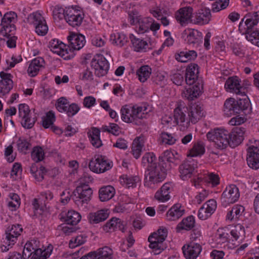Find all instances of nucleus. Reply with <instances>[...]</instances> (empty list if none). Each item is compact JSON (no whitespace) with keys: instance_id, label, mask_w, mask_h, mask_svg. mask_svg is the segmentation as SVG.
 <instances>
[{"instance_id":"nucleus-1","label":"nucleus","mask_w":259,"mask_h":259,"mask_svg":"<svg viewBox=\"0 0 259 259\" xmlns=\"http://www.w3.org/2000/svg\"><path fill=\"white\" fill-rule=\"evenodd\" d=\"M168 169L166 166L158 164H152L147 167L145 175V185L154 188L155 184L162 182L166 176V170Z\"/></svg>"},{"instance_id":"nucleus-2","label":"nucleus","mask_w":259,"mask_h":259,"mask_svg":"<svg viewBox=\"0 0 259 259\" xmlns=\"http://www.w3.org/2000/svg\"><path fill=\"white\" fill-rule=\"evenodd\" d=\"M147 108L146 106L134 105L132 107L125 105L121 109V118L124 121L130 123L135 122L137 124V120L146 118L148 113Z\"/></svg>"},{"instance_id":"nucleus-3","label":"nucleus","mask_w":259,"mask_h":259,"mask_svg":"<svg viewBox=\"0 0 259 259\" xmlns=\"http://www.w3.org/2000/svg\"><path fill=\"white\" fill-rule=\"evenodd\" d=\"M167 236V230L162 227L149 236L148 238V241L150 243L149 247L153 250L155 254H159L166 248L163 242Z\"/></svg>"},{"instance_id":"nucleus-4","label":"nucleus","mask_w":259,"mask_h":259,"mask_svg":"<svg viewBox=\"0 0 259 259\" xmlns=\"http://www.w3.org/2000/svg\"><path fill=\"white\" fill-rule=\"evenodd\" d=\"M207 139L214 143L220 149H225L229 145V132L222 128L214 129L206 134Z\"/></svg>"},{"instance_id":"nucleus-5","label":"nucleus","mask_w":259,"mask_h":259,"mask_svg":"<svg viewBox=\"0 0 259 259\" xmlns=\"http://www.w3.org/2000/svg\"><path fill=\"white\" fill-rule=\"evenodd\" d=\"M20 225L9 226L6 231V237L3 239L1 248L3 252L7 251L16 242L18 237L22 232Z\"/></svg>"},{"instance_id":"nucleus-6","label":"nucleus","mask_w":259,"mask_h":259,"mask_svg":"<svg viewBox=\"0 0 259 259\" xmlns=\"http://www.w3.org/2000/svg\"><path fill=\"white\" fill-rule=\"evenodd\" d=\"M93 194L92 189L88 185L78 186L73 192L72 196L74 202L78 206L88 204L91 200Z\"/></svg>"},{"instance_id":"nucleus-7","label":"nucleus","mask_w":259,"mask_h":259,"mask_svg":"<svg viewBox=\"0 0 259 259\" xmlns=\"http://www.w3.org/2000/svg\"><path fill=\"white\" fill-rule=\"evenodd\" d=\"M89 168L92 171L99 174L103 173L111 169L113 163L105 156L96 155L90 161Z\"/></svg>"},{"instance_id":"nucleus-8","label":"nucleus","mask_w":259,"mask_h":259,"mask_svg":"<svg viewBox=\"0 0 259 259\" xmlns=\"http://www.w3.org/2000/svg\"><path fill=\"white\" fill-rule=\"evenodd\" d=\"M91 67L94 69V73L100 77L106 75L108 72L109 65L108 62L102 55H98L93 59L91 63Z\"/></svg>"},{"instance_id":"nucleus-9","label":"nucleus","mask_w":259,"mask_h":259,"mask_svg":"<svg viewBox=\"0 0 259 259\" xmlns=\"http://www.w3.org/2000/svg\"><path fill=\"white\" fill-rule=\"evenodd\" d=\"M240 196L238 188L235 185L227 186L221 196L222 205L226 207L228 205L235 203Z\"/></svg>"},{"instance_id":"nucleus-10","label":"nucleus","mask_w":259,"mask_h":259,"mask_svg":"<svg viewBox=\"0 0 259 259\" xmlns=\"http://www.w3.org/2000/svg\"><path fill=\"white\" fill-rule=\"evenodd\" d=\"M28 21L35 25V32L39 35H45L48 31V27L42 16L38 13H33L29 15Z\"/></svg>"},{"instance_id":"nucleus-11","label":"nucleus","mask_w":259,"mask_h":259,"mask_svg":"<svg viewBox=\"0 0 259 259\" xmlns=\"http://www.w3.org/2000/svg\"><path fill=\"white\" fill-rule=\"evenodd\" d=\"M173 122L177 124L181 131H185L190 125V120L187 116V109L184 107L178 106L174 112Z\"/></svg>"},{"instance_id":"nucleus-12","label":"nucleus","mask_w":259,"mask_h":259,"mask_svg":"<svg viewBox=\"0 0 259 259\" xmlns=\"http://www.w3.org/2000/svg\"><path fill=\"white\" fill-rule=\"evenodd\" d=\"M182 37L189 45L198 46L202 42V33L194 29L187 28L182 33Z\"/></svg>"},{"instance_id":"nucleus-13","label":"nucleus","mask_w":259,"mask_h":259,"mask_svg":"<svg viewBox=\"0 0 259 259\" xmlns=\"http://www.w3.org/2000/svg\"><path fill=\"white\" fill-rule=\"evenodd\" d=\"M113 251L108 246H104L96 251H91L79 259H112Z\"/></svg>"},{"instance_id":"nucleus-14","label":"nucleus","mask_w":259,"mask_h":259,"mask_svg":"<svg viewBox=\"0 0 259 259\" xmlns=\"http://www.w3.org/2000/svg\"><path fill=\"white\" fill-rule=\"evenodd\" d=\"M83 12L73 8L66 10L65 20L72 27L78 26L81 25L83 19Z\"/></svg>"},{"instance_id":"nucleus-15","label":"nucleus","mask_w":259,"mask_h":259,"mask_svg":"<svg viewBox=\"0 0 259 259\" xmlns=\"http://www.w3.org/2000/svg\"><path fill=\"white\" fill-rule=\"evenodd\" d=\"M131 24L137 25V31L143 34L149 31L152 19L151 18H142L141 16H133L131 21Z\"/></svg>"},{"instance_id":"nucleus-16","label":"nucleus","mask_w":259,"mask_h":259,"mask_svg":"<svg viewBox=\"0 0 259 259\" xmlns=\"http://www.w3.org/2000/svg\"><path fill=\"white\" fill-rule=\"evenodd\" d=\"M246 160L248 165L250 168L254 169L259 168L258 147L252 145L248 148Z\"/></svg>"},{"instance_id":"nucleus-17","label":"nucleus","mask_w":259,"mask_h":259,"mask_svg":"<svg viewBox=\"0 0 259 259\" xmlns=\"http://www.w3.org/2000/svg\"><path fill=\"white\" fill-rule=\"evenodd\" d=\"M240 80L236 76L230 77L226 80L225 88L227 91L235 93L237 95H241L245 96L243 87L240 83Z\"/></svg>"},{"instance_id":"nucleus-18","label":"nucleus","mask_w":259,"mask_h":259,"mask_svg":"<svg viewBox=\"0 0 259 259\" xmlns=\"http://www.w3.org/2000/svg\"><path fill=\"white\" fill-rule=\"evenodd\" d=\"M196 165L193 161H186L179 166L180 177L183 180H187L195 174Z\"/></svg>"},{"instance_id":"nucleus-19","label":"nucleus","mask_w":259,"mask_h":259,"mask_svg":"<svg viewBox=\"0 0 259 259\" xmlns=\"http://www.w3.org/2000/svg\"><path fill=\"white\" fill-rule=\"evenodd\" d=\"M193 10L190 7H186L180 9L176 13V18L181 25L192 23L191 19Z\"/></svg>"},{"instance_id":"nucleus-20","label":"nucleus","mask_w":259,"mask_h":259,"mask_svg":"<svg viewBox=\"0 0 259 259\" xmlns=\"http://www.w3.org/2000/svg\"><path fill=\"white\" fill-rule=\"evenodd\" d=\"M182 250L186 259H196L202 250V247L198 243H191L183 246Z\"/></svg>"},{"instance_id":"nucleus-21","label":"nucleus","mask_w":259,"mask_h":259,"mask_svg":"<svg viewBox=\"0 0 259 259\" xmlns=\"http://www.w3.org/2000/svg\"><path fill=\"white\" fill-rule=\"evenodd\" d=\"M2 80L0 81V94L2 95L8 94L13 88L12 75L4 71L0 72Z\"/></svg>"},{"instance_id":"nucleus-22","label":"nucleus","mask_w":259,"mask_h":259,"mask_svg":"<svg viewBox=\"0 0 259 259\" xmlns=\"http://www.w3.org/2000/svg\"><path fill=\"white\" fill-rule=\"evenodd\" d=\"M245 129L242 127H236L231 132H229V146L235 147L239 145L243 140V134Z\"/></svg>"},{"instance_id":"nucleus-23","label":"nucleus","mask_w":259,"mask_h":259,"mask_svg":"<svg viewBox=\"0 0 259 259\" xmlns=\"http://www.w3.org/2000/svg\"><path fill=\"white\" fill-rule=\"evenodd\" d=\"M204 115V111L200 104H193L189 108L188 114L190 121L195 124Z\"/></svg>"},{"instance_id":"nucleus-24","label":"nucleus","mask_w":259,"mask_h":259,"mask_svg":"<svg viewBox=\"0 0 259 259\" xmlns=\"http://www.w3.org/2000/svg\"><path fill=\"white\" fill-rule=\"evenodd\" d=\"M172 190V184L170 183H166L155 193V198L159 201H166L170 199L169 194Z\"/></svg>"},{"instance_id":"nucleus-25","label":"nucleus","mask_w":259,"mask_h":259,"mask_svg":"<svg viewBox=\"0 0 259 259\" xmlns=\"http://www.w3.org/2000/svg\"><path fill=\"white\" fill-rule=\"evenodd\" d=\"M198 66L196 64H191L186 69L185 74L187 84L192 85L195 82L198 74Z\"/></svg>"},{"instance_id":"nucleus-26","label":"nucleus","mask_w":259,"mask_h":259,"mask_svg":"<svg viewBox=\"0 0 259 259\" xmlns=\"http://www.w3.org/2000/svg\"><path fill=\"white\" fill-rule=\"evenodd\" d=\"M45 63V61L41 57H37L34 59L28 68L27 72L28 74L31 77L36 76L39 71L44 67Z\"/></svg>"},{"instance_id":"nucleus-27","label":"nucleus","mask_w":259,"mask_h":259,"mask_svg":"<svg viewBox=\"0 0 259 259\" xmlns=\"http://www.w3.org/2000/svg\"><path fill=\"white\" fill-rule=\"evenodd\" d=\"M109 214L108 209H101L95 212L90 213L88 218L91 224H98L106 220Z\"/></svg>"},{"instance_id":"nucleus-28","label":"nucleus","mask_w":259,"mask_h":259,"mask_svg":"<svg viewBox=\"0 0 259 259\" xmlns=\"http://www.w3.org/2000/svg\"><path fill=\"white\" fill-rule=\"evenodd\" d=\"M67 38L71 47L74 50H79L85 43V37L81 34H72Z\"/></svg>"},{"instance_id":"nucleus-29","label":"nucleus","mask_w":259,"mask_h":259,"mask_svg":"<svg viewBox=\"0 0 259 259\" xmlns=\"http://www.w3.org/2000/svg\"><path fill=\"white\" fill-rule=\"evenodd\" d=\"M194 86L187 89L183 92V96L188 100H193L197 98L202 93L203 85L197 83Z\"/></svg>"},{"instance_id":"nucleus-30","label":"nucleus","mask_w":259,"mask_h":259,"mask_svg":"<svg viewBox=\"0 0 259 259\" xmlns=\"http://www.w3.org/2000/svg\"><path fill=\"white\" fill-rule=\"evenodd\" d=\"M236 105V100L229 98L226 100L224 105V111L226 115L231 116L239 113V108Z\"/></svg>"},{"instance_id":"nucleus-31","label":"nucleus","mask_w":259,"mask_h":259,"mask_svg":"<svg viewBox=\"0 0 259 259\" xmlns=\"http://www.w3.org/2000/svg\"><path fill=\"white\" fill-rule=\"evenodd\" d=\"M144 146V139L142 137H137L133 142L132 153L136 159L140 157Z\"/></svg>"},{"instance_id":"nucleus-32","label":"nucleus","mask_w":259,"mask_h":259,"mask_svg":"<svg viewBox=\"0 0 259 259\" xmlns=\"http://www.w3.org/2000/svg\"><path fill=\"white\" fill-rule=\"evenodd\" d=\"M211 14L209 10H201L195 16V19L192 23L197 24L203 25L207 24L210 19Z\"/></svg>"},{"instance_id":"nucleus-33","label":"nucleus","mask_w":259,"mask_h":259,"mask_svg":"<svg viewBox=\"0 0 259 259\" xmlns=\"http://www.w3.org/2000/svg\"><path fill=\"white\" fill-rule=\"evenodd\" d=\"M184 212V210L181 209L180 204H176L172 206L167 212L166 217L169 221H176L181 217Z\"/></svg>"},{"instance_id":"nucleus-34","label":"nucleus","mask_w":259,"mask_h":259,"mask_svg":"<svg viewBox=\"0 0 259 259\" xmlns=\"http://www.w3.org/2000/svg\"><path fill=\"white\" fill-rule=\"evenodd\" d=\"M130 38L135 51L145 52L148 48V44L146 41L137 38L133 34L130 35Z\"/></svg>"},{"instance_id":"nucleus-35","label":"nucleus","mask_w":259,"mask_h":259,"mask_svg":"<svg viewBox=\"0 0 259 259\" xmlns=\"http://www.w3.org/2000/svg\"><path fill=\"white\" fill-rule=\"evenodd\" d=\"M120 184L126 188L136 187L140 183V179L138 176L128 177L127 175H123L119 178Z\"/></svg>"},{"instance_id":"nucleus-36","label":"nucleus","mask_w":259,"mask_h":259,"mask_svg":"<svg viewBox=\"0 0 259 259\" xmlns=\"http://www.w3.org/2000/svg\"><path fill=\"white\" fill-rule=\"evenodd\" d=\"M99 198L101 201H106L111 199L115 195V189L111 186L101 188L99 192Z\"/></svg>"},{"instance_id":"nucleus-37","label":"nucleus","mask_w":259,"mask_h":259,"mask_svg":"<svg viewBox=\"0 0 259 259\" xmlns=\"http://www.w3.org/2000/svg\"><path fill=\"white\" fill-rule=\"evenodd\" d=\"M236 105L239 108V114L241 112H242L245 115H248L251 113V106L250 102L247 98L236 100Z\"/></svg>"},{"instance_id":"nucleus-38","label":"nucleus","mask_w":259,"mask_h":259,"mask_svg":"<svg viewBox=\"0 0 259 259\" xmlns=\"http://www.w3.org/2000/svg\"><path fill=\"white\" fill-rule=\"evenodd\" d=\"M197 56V53L193 50L181 52L175 55L176 59L181 62H187L189 60H194Z\"/></svg>"},{"instance_id":"nucleus-39","label":"nucleus","mask_w":259,"mask_h":259,"mask_svg":"<svg viewBox=\"0 0 259 259\" xmlns=\"http://www.w3.org/2000/svg\"><path fill=\"white\" fill-rule=\"evenodd\" d=\"M64 222L68 225H76L81 220V215L74 210H69L63 218Z\"/></svg>"},{"instance_id":"nucleus-40","label":"nucleus","mask_w":259,"mask_h":259,"mask_svg":"<svg viewBox=\"0 0 259 259\" xmlns=\"http://www.w3.org/2000/svg\"><path fill=\"white\" fill-rule=\"evenodd\" d=\"M100 131L96 128L94 127L92 131L88 133V136L92 145L96 148H99L102 145V141L100 138Z\"/></svg>"},{"instance_id":"nucleus-41","label":"nucleus","mask_w":259,"mask_h":259,"mask_svg":"<svg viewBox=\"0 0 259 259\" xmlns=\"http://www.w3.org/2000/svg\"><path fill=\"white\" fill-rule=\"evenodd\" d=\"M195 224L194 218L191 215L184 219L177 226L176 229L177 231H179L182 230H190L192 229Z\"/></svg>"},{"instance_id":"nucleus-42","label":"nucleus","mask_w":259,"mask_h":259,"mask_svg":"<svg viewBox=\"0 0 259 259\" xmlns=\"http://www.w3.org/2000/svg\"><path fill=\"white\" fill-rule=\"evenodd\" d=\"M244 208L239 205H236L233 206L231 210L229 211L227 215L226 219L232 221L233 220L238 219L244 211Z\"/></svg>"},{"instance_id":"nucleus-43","label":"nucleus","mask_w":259,"mask_h":259,"mask_svg":"<svg viewBox=\"0 0 259 259\" xmlns=\"http://www.w3.org/2000/svg\"><path fill=\"white\" fill-rule=\"evenodd\" d=\"M176 160L174 154L170 151L166 150L164 151L162 155L159 157V162L160 165L167 166L166 162L174 163ZM168 168L169 167H167Z\"/></svg>"},{"instance_id":"nucleus-44","label":"nucleus","mask_w":259,"mask_h":259,"mask_svg":"<svg viewBox=\"0 0 259 259\" xmlns=\"http://www.w3.org/2000/svg\"><path fill=\"white\" fill-rule=\"evenodd\" d=\"M52 250V247L43 250L40 248H34L31 259H47L50 255Z\"/></svg>"},{"instance_id":"nucleus-45","label":"nucleus","mask_w":259,"mask_h":259,"mask_svg":"<svg viewBox=\"0 0 259 259\" xmlns=\"http://www.w3.org/2000/svg\"><path fill=\"white\" fill-rule=\"evenodd\" d=\"M0 31V39H5V37L15 36L16 27L14 24L11 25H2Z\"/></svg>"},{"instance_id":"nucleus-46","label":"nucleus","mask_w":259,"mask_h":259,"mask_svg":"<svg viewBox=\"0 0 259 259\" xmlns=\"http://www.w3.org/2000/svg\"><path fill=\"white\" fill-rule=\"evenodd\" d=\"M18 151L22 153L26 154L30 150L31 145L27 140L23 137H20L16 142Z\"/></svg>"},{"instance_id":"nucleus-47","label":"nucleus","mask_w":259,"mask_h":259,"mask_svg":"<svg viewBox=\"0 0 259 259\" xmlns=\"http://www.w3.org/2000/svg\"><path fill=\"white\" fill-rule=\"evenodd\" d=\"M205 152V144L201 141H198L193 145V148L190 151V154L192 156H197L202 155Z\"/></svg>"},{"instance_id":"nucleus-48","label":"nucleus","mask_w":259,"mask_h":259,"mask_svg":"<svg viewBox=\"0 0 259 259\" xmlns=\"http://www.w3.org/2000/svg\"><path fill=\"white\" fill-rule=\"evenodd\" d=\"M151 74V68L148 66H143L137 72L139 79L141 82H145Z\"/></svg>"},{"instance_id":"nucleus-49","label":"nucleus","mask_w":259,"mask_h":259,"mask_svg":"<svg viewBox=\"0 0 259 259\" xmlns=\"http://www.w3.org/2000/svg\"><path fill=\"white\" fill-rule=\"evenodd\" d=\"M110 40L112 41L113 44H115L120 47L124 46L127 42V38L125 35L123 33H119L111 34Z\"/></svg>"},{"instance_id":"nucleus-50","label":"nucleus","mask_w":259,"mask_h":259,"mask_svg":"<svg viewBox=\"0 0 259 259\" xmlns=\"http://www.w3.org/2000/svg\"><path fill=\"white\" fill-rule=\"evenodd\" d=\"M17 18V15L14 12L6 13L2 19L1 25H11L14 24Z\"/></svg>"},{"instance_id":"nucleus-51","label":"nucleus","mask_w":259,"mask_h":259,"mask_svg":"<svg viewBox=\"0 0 259 259\" xmlns=\"http://www.w3.org/2000/svg\"><path fill=\"white\" fill-rule=\"evenodd\" d=\"M9 197L11 200L8 202V206L11 210H15L20 205V198L16 193H10Z\"/></svg>"},{"instance_id":"nucleus-52","label":"nucleus","mask_w":259,"mask_h":259,"mask_svg":"<svg viewBox=\"0 0 259 259\" xmlns=\"http://www.w3.org/2000/svg\"><path fill=\"white\" fill-rule=\"evenodd\" d=\"M56 117L53 111H49L46 113V116L42 119V125L45 128H49L53 125Z\"/></svg>"},{"instance_id":"nucleus-53","label":"nucleus","mask_w":259,"mask_h":259,"mask_svg":"<svg viewBox=\"0 0 259 259\" xmlns=\"http://www.w3.org/2000/svg\"><path fill=\"white\" fill-rule=\"evenodd\" d=\"M156 160V157L153 153H146L142 157V164L145 166L148 167L152 164H158L154 162Z\"/></svg>"},{"instance_id":"nucleus-54","label":"nucleus","mask_w":259,"mask_h":259,"mask_svg":"<svg viewBox=\"0 0 259 259\" xmlns=\"http://www.w3.org/2000/svg\"><path fill=\"white\" fill-rule=\"evenodd\" d=\"M31 157L36 162L42 160L44 157V152L42 149L39 147H34L31 153Z\"/></svg>"},{"instance_id":"nucleus-55","label":"nucleus","mask_w":259,"mask_h":259,"mask_svg":"<svg viewBox=\"0 0 259 259\" xmlns=\"http://www.w3.org/2000/svg\"><path fill=\"white\" fill-rule=\"evenodd\" d=\"M51 51L59 55V56H62V57H64L65 59H69L67 56L68 52L66 49V46L62 42L60 43L58 47L56 48L55 49L53 48V50Z\"/></svg>"},{"instance_id":"nucleus-56","label":"nucleus","mask_w":259,"mask_h":259,"mask_svg":"<svg viewBox=\"0 0 259 259\" xmlns=\"http://www.w3.org/2000/svg\"><path fill=\"white\" fill-rule=\"evenodd\" d=\"M53 14L54 18L55 19L61 20L63 18L65 19L66 11L62 7L56 6L53 11Z\"/></svg>"},{"instance_id":"nucleus-57","label":"nucleus","mask_w":259,"mask_h":259,"mask_svg":"<svg viewBox=\"0 0 259 259\" xmlns=\"http://www.w3.org/2000/svg\"><path fill=\"white\" fill-rule=\"evenodd\" d=\"M69 104L67 100L64 97L58 99L56 103V108L60 112H63L66 110V108Z\"/></svg>"},{"instance_id":"nucleus-58","label":"nucleus","mask_w":259,"mask_h":259,"mask_svg":"<svg viewBox=\"0 0 259 259\" xmlns=\"http://www.w3.org/2000/svg\"><path fill=\"white\" fill-rule=\"evenodd\" d=\"M246 39L252 44L259 47V30L252 31L251 33L246 35Z\"/></svg>"},{"instance_id":"nucleus-59","label":"nucleus","mask_w":259,"mask_h":259,"mask_svg":"<svg viewBox=\"0 0 259 259\" xmlns=\"http://www.w3.org/2000/svg\"><path fill=\"white\" fill-rule=\"evenodd\" d=\"M23 121H22V126L26 128H32L36 120V117H34L32 118L30 116V114L28 115L25 118H23Z\"/></svg>"},{"instance_id":"nucleus-60","label":"nucleus","mask_w":259,"mask_h":259,"mask_svg":"<svg viewBox=\"0 0 259 259\" xmlns=\"http://www.w3.org/2000/svg\"><path fill=\"white\" fill-rule=\"evenodd\" d=\"M256 20H253L252 18H247L245 21V25L246 26L245 34L246 35L249 34L252 32V31H255L253 29L254 26L257 24Z\"/></svg>"},{"instance_id":"nucleus-61","label":"nucleus","mask_w":259,"mask_h":259,"mask_svg":"<svg viewBox=\"0 0 259 259\" xmlns=\"http://www.w3.org/2000/svg\"><path fill=\"white\" fill-rule=\"evenodd\" d=\"M34 248L32 246L31 242H27L23 249L22 257L23 259L29 258L33 254L32 250L34 251Z\"/></svg>"},{"instance_id":"nucleus-62","label":"nucleus","mask_w":259,"mask_h":259,"mask_svg":"<svg viewBox=\"0 0 259 259\" xmlns=\"http://www.w3.org/2000/svg\"><path fill=\"white\" fill-rule=\"evenodd\" d=\"M244 233V227L240 224L236 225L230 232L231 235L234 238L235 240H237L240 235Z\"/></svg>"},{"instance_id":"nucleus-63","label":"nucleus","mask_w":259,"mask_h":259,"mask_svg":"<svg viewBox=\"0 0 259 259\" xmlns=\"http://www.w3.org/2000/svg\"><path fill=\"white\" fill-rule=\"evenodd\" d=\"M79 109L78 105L75 103H72L70 105L69 104L66 108V110H65L64 112L66 113L69 117H72L78 112Z\"/></svg>"},{"instance_id":"nucleus-64","label":"nucleus","mask_w":259,"mask_h":259,"mask_svg":"<svg viewBox=\"0 0 259 259\" xmlns=\"http://www.w3.org/2000/svg\"><path fill=\"white\" fill-rule=\"evenodd\" d=\"M211 215L217 208V202L214 199H210L202 205Z\"/></svg>"}]
</instances>
